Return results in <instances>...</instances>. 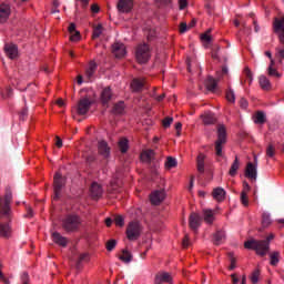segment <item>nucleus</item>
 I'll return each instance as SVG.
<instances>
[{"instance_id":"1","label":"nucleus","mask_w":284,"mask_h":284,"mask_svg":"<svg viewBox=\"0 0 284 284\" xmlns=\"http://www.w3.org/2000/svg\"><path fill=\"white\" fill-rule=\"evenodd\" d=\"M273 32L280 34V47L275 48V59L277 63L283 64L284 60V18L273 20Z\"/></svg>"},{"instance_id":"2","label":"nucleus","mask_w":284,"mask_h":284,"mask_svg":"<svg viewBox=\"0 0 284 284\" xmlns=\"http://www.w3.org/2000/svg\"><path fill=\"white\" fill-rule=\"evenodd\" d=\"M246 250L255 251L258 256H266L270 252L268 242L264 240H248L244 243Z\"/></svg>"},{"instance_id":"3","label":"nucleus","mask_w":284,"mask_h":284,"mask_svg":"<svg viewBox=\"0 0 284 284\" xmlns=\"http://www.w3.org/2000/svg\"><path fill=\"white\" fill-rule=\"evenodd\" d=\"M82 224V220L80 216L74 214H69L64 219H62V230L68 234L72 232H79Z\"/></svg>"},{"instance_id":"4","label":"nucleus","mask_w":284,"mask_h":284,"mask_svg":"<svg viewBox=\"0 0 284 284\" xmlns=\"http://www.w3.org/2000/svg\"><path fill=\"white\" fill-rule=\"evenodd\" d=\"M135 58L140 64H146L152 58L149 44H139L135 50Z\"/></svg>"},{"instance_id":"5","label":"nucleus","mask_w":284,"mask_h":284,"mask_svg":"<svg viewBox=\"0 0 284 284\" xmlns=\"http://www.w3.org/2000/svg\"><path fill=\"white\" fill-rule=\"evenodd\" d=\"M143 226L140 222H130L126 226V239L129 241H138L142 235Z\"/></svg>"},{"instance_id":"6","label":"nucleus","mask_w":284,"mask_h":284,"mask_svg":"<svg viewBox=\"0 0 284 284\" xmlns=\"http://www.w3.org/2000/svg\"><path fill=\"white\" fill-rule=\"evenodd\" d=\"M226 144V129L224 124L217 126V140L215 142V154L220 158L223 156V146Z\"/></svg>"},{"instance_id":"7","label":"nucleus","mask_w":284,"mask_h":284,"mask_svg":"<svg viewBox=\"0 0 284 284\" xmlns=\"http://www.w3.org/2000/svg\"><path fill=\"white\" fill-rule=\"evenodd\" d=\"M65 182V178L60 173H55V176H53V200H59L61 197V191L64 187Z\"/></svg>"},{"instance_id":"8","label":"nucleus","mask_w":284,"mask_h":284,"mask_svg":"<svg viewBox=\"0 0 284 284\" xmlns=\"http://www.w3.org/2000/svg\"><path fill=\"white\" fill-rule=\"evenodd\" d=\"M92 105V101L89 98H82L78 102L77 113L79 115H85Z\"/></svg>"},{"instance_id":"9","label":"nucleus","mask_w":284,"mask_h":284,"mask_svg":"<svg viewBox=\"0 0 284 284\" xmlns=\"http://www.w3.org/2000/svg\"><path fill=\"white\" fill-rule=\"evenodd\" d=\"M11 201H12V193H11V191H7L6 196H4V203L1 204V206H0V213L6 217H8L10 215Z\"/></svg>"},{"instance_id":"10","label":"nucleus","mask_w":284,"mask_h":284,"mask_svg":"<svg viewBox=\"0 0 284 284\" xmlns=\"http://www.w3.org/2000/svg\"><path fill=\"white\" fill-rule=\"evenodd\" d=\"M133 0H119L116 3V8L119 12L129 13L133 10Z\"/></svg>"},{"instance_id":"11","label":"nucleus","mask_w":284,"mask_h":284,"mask_svg":"<svg viewBox=\"0 0 284 284\" xmlns=\"http://www.w3.org/2000/svg\"><path fill=\"white\" fill-rule=\"evenodd\" d=\"M112 53L116 59H122L126 55V48L124 43L115 42L112 45Z\"/></svg>"},{"instance_id":"12","label":"nucleus","mask_w":284,"mask_h":284,"mask_svg":"<svg viewBox=\"0 0 284 284\" xmlns=\"http://www.w3.org/2000/svg\"><path fill=\"white\" fill-rule=\"evenodd\" d=\"M130 87H131L132 92L141 93L144 90V88H145V80L144 79H140V78H134L131 81Z\"/></svg>"},{"instance_id":"13","label":"nucleus","mask_w":284,"mask_h":284,"mask_svg":"<svg viewBox=\"0 0 284 284\" xmlns=\"http://www.w3.org/2000/svg\"><path fill=\"white\" fill-rule=\"evenodd\" d=\"M172 284V275L168 272H160L155 275L154 284Z\"/></svg>"},{"instance_id":"14","label":"nucleus","mask_w":284,"mask_h":284,"mask_svg":"<svg viewBox=\"0 0 284 284\" xmlns=\"http://www.w3.org/2000/svg\"><path fill=\"white\" fill-rule=\"evenodd\" d=\"M163 200H165V191L160 190V191H154L153 193H151L150 195V201L153 205H159L161 204V202H163Z\"/></svg>"},{"instance_id":"15","label":"nucleus","mask_w":284,"mask_h":284,"mask_svg":"<svg viewBox=\"0 0 284 284\" xmlns=\"http://www.w3.org/2000/svg\"><path fill=\"white\" fill-rule=\"evenodd\" d=\"M51 236L53 239V243H55L58 246L62 248H65L68 246L69 240L64 237L62 234H60L59 232H53Z\"/></svg>"},{"instance_id":"16","label":"nucleus","mask_w":284,"mask_h":284,"mask_svg":"<svg viewBox=\"0 0 284 284\" xmlns=\"http://www.w3.org/2000/svg\"><path fill=\"white\" fill-rule=\"evenodd\" d=\"M266 74L273 79H281L282 73L277 71L276 69V62L274 59H271V64H268V68H266Z\"/></svg>"},{"instance_id":"17","label":"nucleus","mask_w":284,"mask_h":284,"mask_svg":"<svg viewBox=\"0 0 284 284\" xmlns=\"http://www.w3.org/2000/svg\"><path fill=\"white\" fill-rule=\"evenodd\" d=\"M202 223V217L197 213H192L189 219V225L191 230L196 232V230L200 227Z\"/></svg>"},{"instance_id":"18","label":"nucleus","mask_w":284,"mask_h":284,"mask_svg":"<svg viewBox=\"0 0 284 284\" xmlns=\"http://www.w3.org/2000/svg\"><path fill=\"white\" fill-rule=\"evenodd\" d=\"M11 14V9L9 4H0V23H6Z\"/></svg>"},{"instance_id":"19","label":"nucleus","mask_w":284,"mask_h":284,"mask_svg":"<svg viewBox=\"0 0 284 284\" xmlns=\"http://www.w3.org/2000/svg\"><path fill=\"white\" fill-rule=\"evenodd\" d=\"M226 240V234L223 230H217L214 234H213V243L215 246H220L222 245Z\"/></svg>"},{"instance_id":"20","label":"nucleus","mask_w":284,"mask_h":284,"mask_svg":"<svg viewBox=\"0 0 284 284\" xmlns=\"http://www.w3.org/2000/svg\"><path fill=\"white\" fill-rule=\"evenodd\" d=\"M6 54L9 59L14 60L18 57V47L13 43L6 44L4 47Z\"/></svg>"},{"instance_id":"21","label":"nucleus","mask_w":284,"mask_h":284,"mask_svg":"<svg viewBox=\"0 0 284 284\" xmlns=\"http://www.w3.org/2000/svg\"><path fill=\"white\" fill-rule=\"evenodd\" d=\"M90 194L92 199H99L103 194L102 186L97 182L92 183L90 186Z\"/></svg>"},{"instance_id":"22","label":"nucleus","mask_w":284,"mask_h":284,"mask_svg":"<svg viewBox=\"0 0 284 284\" xmlns=\"http://www.w3.org/2000/svg\"><path fill=\"white\" fill-rule=\"evenodd\" d=\"M98 152L100 155L106 159L110 156L111 149L109 148V144L105 141H101L98 144Z\"/></svg>"},{"instance_id":"23","label":"nucleus","mask_w":284,"mask_h":284,"mask_svg":"<svg viewBox=\"0 0 284 284\" xmlns=\"http://www.w3.org/2000/svg\"><path fill=\"white\" fill-rule=\"evenodd\" d=\"M97 70H98V63L94 60H91L85 70V77L89 81H91V79L94 77Z\"/></svg>"},{"instance_id":"24","label":"nucleus","mask_w":284,"mask_h":284,"mask_svg":"<svg viewBox=\"0 0 284 284\" xmlns=\"http://www.w3.org/2000/svg\"><path fill=\"white\" fill-rule=\"evenodd\" d=\"M113 98V93L110 87H106L101 92V102L103 105L108 104Z\"/></svg>"},{"instance_id":"25","label":"nucleus","mask_w":284,"mask_h":284,"mask_svg":"<svg viewBox=\"0 0 284 284\" xmlns=\"http://www.w3.org/2000/svg\"><path fill=\"white\" fill-rule=\"evenodd\" d=\"M12 229L9 223H0V236L2 239H10Z\"/></svg>"},{"instance_id":"26","label":"nucleus","mask_w":284,"mask_h":284,"mask_svg":"<svg viewBox=\"0 0 284 284\" xmlns=\"http://www.w3.org/2000/svg\"><path fill=\"white\" fill-rule=\"evenodd\" d=\"M251 186L247 182L243 183V191L241 193V202L243 203L244 206L248 205V196L247 193L250 192Z\"/></svg>"},{"instance_id":"27","label":"nucleus","mask_w":284,"mask_h":284,"mask_svg":"<svg viewBox=\"0 0 284 284\" xmlns=\"http://www.w3.org/2000/svg\"><path fill=\"white\" fill-rule=\"evenodd\" d=\"M245 176L251 180H256L257 178V170L253 163H248L245 171Z\"/></svg>"},{"instance_id":"28","label":"nucleus","mask_w":284,"mask_h":284,"mask_svg":"<svg viewBox=\"0 0 284 284\" xmlns=\"http://www.w3.org/2000/svg\"><path fill=\"white\" fill-rule=\"evenodd\" d=\"M201 119L204 123V125H213L216 123V118L214 115V113H204L203 115H201Z\"/></svg>"},{"instance_id":"29","label":"nucleus","mask_w":284,"mask_h":284,"mask_svg":"<svg viewBox=\"0 0 284 284\" xmlns=\"http://www.w3.org/2000/svg\"><path fill=\"white\" fill-rule=\"evenodd\" d=\"M124 111H125V103H124V101H119L112 108V113L115 114V115L124 114Z\"/></svg>"},{"instance_id":"30","label":"nucleus","mask_w":284,"mask_h":284,"mask_svg":"<svg viewBox=\"0 0 284 284\" xmlns=\"http://www.w3.org/2000/svg\"><path fill=\"white\" fill-rule=\"evenodd\" d=\"M205 87L209 91L214 92L217 88V80L209 75L205 81Z\"/></svg>"},{"instance_id":"31","label":"nucleus","mask_w":284,"mask_h":284,"mask_svg":"<svg viewBox=\"0 0 284 284\" xmlns=\"http://www.w3.org/2000/svg\"><path fill=\"white\" fill-rule=\"evenodd\" d=\"M260 85L264 91H270L272 88L271 81L266 75L260 77Z\"/></svg>"},{"instance_id":"32","label":"nucleus","mask_w":284,"mask_h":284,"mask_svg":"<svg viewBox=\"0 0 284 284\" xmlns=\"http://www.w3.org/2000/svg\"><path fill=\"white\" fill-rule=\"evenodd\" d=\"M133 255L128 251L123 250L122 254L119 256V260L125 264H130L132 262Z\"/></svg>"},{"instance_id":"33","label":"nucleus","mask_w":284,"mask_h":284,"mask_svg":"<svg viewBox=\"0 0 284 284\" xmlns=\"http://www.w3.org/2000/svg\"><path fill=\"white\" fill-rule=\"evenodd\" d=\"M226 192L222 187H217L213 191V197L219 202H222L225 199Z\"/></svg>"},{"instance_id":"34","label":"nucleus","mask_w":284,"mask_h":284,"mask_svg":"<svg viewBox=\"0 0 284 284\" xmlns=\"http://www.w3.org/2000/svg\"><path fill=\"white\" fill-rule=\"evenodd\" d=\"M103 33V26L102 24H98L93 27V32H92V39L97 40L99 39Z\"/></svg>"},{"instance_id":"35","label":"nucleus","mask_w":284,"mask_h":284,"mask_svg":"<svg viewBox=\"0 0 284 284\" xmlns=\"http://www.w3.org/2000/svg\"><path fill=\"white\" fill-rule=\"evenodd\" d=\"M272 219L268 213H262V229L270 227Z\"/></svg>"},{"instance_id":"36","label":"nucleus","mask_w":284,"mask_h":284,"mask_svg":"<svg viewBox=\"0 0 284 284\" xmlns=\"http://www.w3.org/2000/svg\"><path fill=\"white\" fill-rule=\"evenodd\" d=\"M254 122L256 124H264L266 122V115L263 113V111H257L255 115Z\"/></svg>"},{"instance_id":"37","label":"nucleus","mask_w":284,"mask_h":284,"mask_svg":"<svg viewBox=\"0 0 284 284\" xmlns=\"http://www.w3.org/2000/svg\"><path fill=\"white\" fill-rule=\"evenodd\" d=\"M281 260V253L280 252H273L271 253V266H277Z\"/></svg>"},{"instance_id":"38","label":"nucleus","mask_w":284,"mask_h":284,"mask_svg":"<svg viewBox=\"0 0 284 284\" xmlns=\"http://www.w3.org/2000/svg\"><path fill=\"white\" fill-rule=\"evenodd\" d=\"M203 215L205 223H209L211 225V223H213L214 221L213 212L211 210H204Z\"/></svg>"},{"instance_id":"39","label":"nucleus","mask_w":284,"mask_h":284,"mask_svg":"<svg viewBox=\"0 0 284 284\" xmlns=\"http://www.w3.org/2000/svg\"><path fill=\"white\" fill-rule=\"evenodd\" d=\"M119 149L121 153H126L129 151V141L126 139H121L119 141Z\"/></svg>"},{"instance_id":"40","label":"nucleus","mask_w":284,"mask_h":284,"mask_svg":"<svg viewBox=\"0 0 284 284\" xmlns=\"http://www.w3.org/2000/svg\"><path fill=\"white\" fill-rule=\"evenodd\" d=\"M204 155L200 154L196 160L197 171L204 173Z\"/></svg>"},{"instance_id":"41","label":"nucleus","mask_w":284,"mask_h":284,"mask_svg":"<svg viewBox=\"0 0 284 284\" xmlns=\"http://www.w3.org/2000/svg\"><path fill=\"white\" fill-rule=\"evenodd\" d=\"M141 159H142L143 161L151 162L152 159H154V151H153V150H148V151H145V152L141 155Z\"/></svg>"},{"instance_id":"42","label":"nucleus","mask_w":284,"mask_h":284,"mask_svg":"<svg viewBox=\"0 0 284 284\" xmlns=\"http://www.w3.org/2000/svg\"><path fill=\"white\" fill-rule=\"evenodd\" d=\"M239 169H240V162H239V158L236 156L234 163L231 166L230 175L235 176Z\"/></svg>"},{"instance_id":"43","label":"nucleus","mask_w":284,"mask_h":284,"mask_svg":"<svg viewBox=\"0 0 284 284\" xmlns=\"http://www.w3.org/2000/svg\"><path fill=\"white\" fill-rule=\"evenodd\" d=\"M178 165V162H176V160L174 159V158H172V156H169L168 159H166V162H165V168L166 169H174L175 166Z\"/></svg>"},{"instance_id":"44","label":"nucleus","mask_w":284,"mask_h":284,"mask_svg":"<svg viewBox=\"0 0 284 284\" xmlns=\"http://www.w3.org/2000/svg\"><path fill=\"white\" fill-rule=\"evenodd\" d=\"M276 154V149L273 144H268V146H266V156L273 159Z\"/></svg>"},{"instance_id":"45","label":"nucleus","mask_w":284,"mask_h":284,"mask_svg":"<svg viewBox=\"0 0 284 284\" xmlns=\"http://www.w3.org/2000/svg\"><path fill=\"white\" fill-rule=\"evenodd\" d=\"M116 243H118L116 240H109V241L106 242V244H105L106 251H108V252L114 251L115 247H116Z\"/></svg>"},{"instance_id":"46","label":"nucleus","mask_w":284,"mask_h":284,"mask_svg":"<svg viewBox=\"0 0 284 284\" xmlns=\"http://www.w3.org/2000/svg\"><path fill=\"white\" fill-rule=\"evenodd\" d=\"M260 275H261V272H260L258 268H256V270L252 273V275H251L252 284H257V283H258Z\"/></svg>"},{"instance_id":"47","label":"nucleus","mask_w":284,"mask_h":284,"mask_svg":"<svg viewBox=\"0 0 284 284\" xmlns=\"http://www.w3.org/2000/svg\"><path fill=\"white\" fill-rule=\"evenodd\" d=\"M113 221H114L115 225H118L119 227H123L124 217L122 215H114Z\"/></svg>"},{"instance_id":"48","label":"nucleus","mask_w":284,"mask_h":284,"mask_svg":"<svg viewBox=\"0 0 284 284\" xmlns=\"http://www.w3.org/2000/svg\"><path fill=\"white\" fill-rule=\"evenodd\" d=\"M226 99L229 102L234 103L235 102V93L232 89L227 90L226 92Z\"/></svg>"},{"instance_id":"49","label":"nucleus","mask_w":284,"mask_h":284,"mask_svg":"<svg viewBox=\"0 0 284 284\" xmlns=\"http://www.w3.org/2000/svg\"><path fill=\"white\" fill-rule=\"evenodd\" d=\"M172 122H174V118H164L162 125L164 129H168L170 125H172Z\"/></svg>"},{"instance_id":"50","label":"nucleus","mask_w":284,"mask_h":284,"mask_svg":"<svg viewBox=\"0 0 284 284\" xmlns=\"http://www.w3.org/2000/svg\"><path fill=\"white\" fill-rule=\"evenodd\" d=\"M230 260H231V265L229 266L230 271H234L236 268V260L233 255V253H229Z\"/></svg>"},{"instance_id":"51","label":"nucleus","mask_w":284,"mask_h":284,"mask_svg":"<svg viewBox=\"0 0 284 284\" xmlns=\"http://www.w3.org/2000/svg\"><path fill=\"white\" fill-rule=\"evenodd\" d=\"M12 95V88L11 87H7L4 91H2V98L7 99V98H11Z\"/></svg>"},{"instance_id":"52","label":"nucleus","mask_w":284,"mask_h":284,"mask_svg":"<svg viewBox=\"0 0 284 284\" xmlns=\"http://www.w3.org/2000/svg\"><path fill=\"white\" fill-rule=\"evenodd\" d=\"M210 33H211V30H209L207 32L203 33L202 37H201L202 41H204L206 43H210L211 40H212Z\"/></svg>"},{"instance_id":"53","label":"nucleus","mask_w":284,"mask_h":284,"mask_svg":"<svg viewBox=\"0 0 284 284\" xmlns=\"http://www.w3.org/2000/svg\"><path fill=\"white\" fill-rule=\"evenodd\" d=\"M70 41L72 42H78L80 40V32L79 31H74L73 33H70Z\"/></svg>"},{"instance_id":"54","label":"nucleus","mask_w":284,"mask_h":284,"mask_svg":"<svg viewBox=\"0 0 284 284\" xmlns=\"http://www.w3.org/2000/svg\"><path fill=\"white\" fill-rule=\"evenodd\" d=\"M21 284H30V276L27 272L21 275Z\"/></svg>"},{"instance_id":"55","label":"nucleus","mask_w":284,"mask_h":284,"mask_svg":"<svg viewBox=\"0 0 284 284\" xmlns=\"http://www.w3.org/2000/svg\"><path fill=\"white\" fill-rule=\"evenodd\" d=\"M244 73H245V75H246V78H247V81H248L250 84H251L252 81H253V75H252V72H251V70L248 69V67L245 68Z\"/></svg>"},{"instance_id":"56","label":"nucleus","mask_w":284,"mask_h":284,"mask_svg":"<svg viewBox=\"0 0 284 284\" xmlns=\"http://www.w3.org/2000/svg\"><path fill=\"white\" fill-rule=\"evenodd\" d=\"M189 30V27L185 22H182L180 26V33L184 34Z\"/></svg>"},{"instance_id":"57","label":"nucleus","mask_w":284,"mask_h":284,"mask_svg":"<svg viewBox=\"0 0 284 284\" xmlns=\"http://www.w3.org/2000/svg\"><path fill=\"white\" fill-rule=\"evenodd\" d=\"M240 104H241V108H242L243 110H246L247 106H248V102H247V100H246L245 98H242V99H241Z\"/></svg>"},{"instance_id":"58","label":"nucleus","mask_w":284,"mask_h":284,"mask_svg":"<svg viewBox=\"0 0 284 284\" xmlns=\"http://www.w3.org/2000/svg\"><path fill=\"white\" fill-rule=\"evenodd\" d=\"M219 51H220V47H216V48H214L213 49V51H212V58L214 59V60H217L219 59Z\"/></svg>"},{"instance_id":"59","label":"nucleus","mask_w":284,"mask_h":284,"mask_svg":"<svg viewBox=\"0 0 284 284\" xmlns=\"http://www.w3.org/2000/svg\"><path fill=\"white\" fill-rule=\"evenodd\" d=\"M75 29H77V27H75L74 23H70L69 27H68V31H69L70 34L75 33L77 32Z\"/></svg>"},{"instance_id":"60","label":"nucleus","mask_w":284,"mask_h":284,"mask_svg":"<svg viewBox=\"0 0 284 284\" xmlns=\"http://www.w3.org/2000/svg\"><path fill=\"white\" fill-rule=\"evenodd\" d=\"M189 241H190L189 235H185L184 239H183V242H182L183 248H187L189 247Z\"/></svg>"},{"instance_id":"61","label":"nucleus","mask_w":284,"mask_h":284,"mask_svg":"<svg viewBox=\"0 0 284 284\" xmlns=\"http://www.w3.org/2000/svg\"><path fill=\"white\" fill-rule=\"evenodd\" d=\"M0 281L4 284H10V281L3 275V273L0 270Z\"/></svg>"},{"instance_id":"62","label":"nucleus","mask_w":284,"mask_h":284,"mask_svg":"<svg viewBox=\"0 0 284 284\" xmlns=\"http://www.w3.org/2000/svg\"><path fill=\"white\" fill-rule=\"evenodd\" d=\"M91 12H93L94 14H98L100 12V7L98 4H92Z\"/></svg>"},{"instance_id":"63","label":"nucleus","mask_w":284,"mask_h":284,"mask_svg":"<svg viewBox=\"0 0 284 284\" xmlns=\"http://www.w3.org/2000/svg\"><path fill=\"white\" fill-rule=\"evenodd\" d=\"M180 10H184L186 8L187 2L186 0H179Z\"/></svg>"},{"instance_id":"64","label":"nucleus","mask_w":284,"mask_h":284,"mask_svg":"<svg viewBox=\"0 0 284 284\" xmlns=\"http://www.w3.org/2000/svg\"><path fill=\"white\" fill-rule=\"evenodd\" d=\"M27 217H32L33 216V211L32 209L29 206L27 207V214H26Z\"/></svg>"}]
</instances>
